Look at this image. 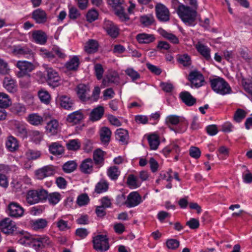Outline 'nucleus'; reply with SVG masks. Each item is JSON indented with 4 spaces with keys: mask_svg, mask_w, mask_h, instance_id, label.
Listing matches in <instances>:
<instances>
[{
    "mask_svg": "<svg viewBox=\"0 0 252 252\" xmlns=\"http://www.w3.org/2000/svg\"><path fill=\"white\" fill-rule=\"evenodd\" d=\"M212 89L217 93L224 95L230 93L231 89L227 82L221 78H217L211 80Z\"/></svg>",
    "mask_w": 252,
    "mask_h": 252,
    "instance_id": "1",
    "label": "nucleus"
},
{
    "mask_svg": "<svg viewBox=\"0 0 252 252\" xmlns=\"http://www.w3.org/2000/svg\"><path fill=\"white\" fill-rule=\"evenodd\" d=\"M177 13L185 23H188L189 25L193 24L197 14L195 10L192 9L189 6L185 5H182L180 7Z\"/></svg>",
    "mask_w": 252,
    "mask_h": 252,
    "instance_id": "2",
    "label": "nucleus"
},
{
    "mask_svg": "<svg viewBox=\"0 0 252 252\" xmlns=\"http://www.w3.org/2000/svg\"><path fill=\"white\" fill-rule=\"evenodd\" d=\"M93 247L98 252H103L109 249L108 239L106 235H98L93 238Z\"/></svg>",
    "mask_w": 252,
    "mask_h": 252,
    "instance_id": "3",
    "label": "nucleus"
},
{
    "mask_svg": "<svg viewBox=\"0 0 252 252\" xmlns=\"http://www.w3.org/2000/svg\"><path fill=\"white\" fill-rule=\"evenodd\" d=\"M181 121L180 117L171 115L166 117L165 123L171 130L175 131L176 133H181L184 132L186 128H182L180 127L182 126L180 123Z\"/></svg>",
    "mask_w": 252,
    "mask_h": 252,
    "instance_id": "4",
    "label": "nucleus"
},
{
    "mask_svg": "<svg viewBox=\"0 0 252 252\" xmlns=\"http://www.w3.org/2000/svg\"><path fill=\"white\" fill-rule=\"evenodd\" d=\"M12 53L18 57L31 58L33 56L32 50L27 45L19 44L14 45L12 49Z\"/></svg>",
    "mask_w": 252,
    "mask_h": 252,
    "instance_id": "5",
    "label": "nucleus"
},
{
    "mask_svg": "<svg viewBox=\"0 0 252 252\" xmlns=\"http://www.w3.org/2000/svg\"><path fill=\"white\" fill-rule=\"evenodd\" d=\"M16 66L19 69L16 73V75L19 78L27 75L34 69L33 64L27 61H18Z\"/></svg>",
    "mask_w": 252,
    "mask_h": 252,
    "instance_id": "6",
    "label": "nucleus"
},
{
    "mask_svg": "<svg viewBox=\"0 0 252 252\" xmlns=\"http://www.w3.org/2000/svg\"><path fill=\"white\" fill-rule=\"evenodd\" d=\"M17 229L15 222L9 218H5L0 221V230L6 234H12Z\"/></svg>",
    "mask_w": 252,
    "mask_h": 252,
    "instance_id": "7",
    "label": "nucleus"
},
{
    "mask_svg": "<svg viewBox=\"0 0 252 252\" xmlns=\"http://www.w3.org/2000/svg\"><path fill=\"white\" fill-rule=\"evenodd\" d=\"M24 213V208L17 202H11L7 206V213L12 218H20L23 216Z\"/></svg>",
    "mask_w": 252,
    "mask_h": 252,
    "instance_id": "8",
    "label": "nucleus"
},
{
    "mask_svg": "<svg viewBox=\"0 0 252 252\" xmlns=\"http://www.w3.org/2000/svg\"><path fill=\"white\" fill-rule=\"evenodd\" d=\"M157 18L161 22H166L170 19V12L168 9L163 4L158 3L155 6Z\"/></svg>",
    "mask_w": 252,
    "mask_h": 252,
    "instance_id": "9",
    "label": "nucleus"
},
{
    "mask_svg": "<svg viewBox=\"0 0 252 252\" xmlns=\"http://www.w3.org/2000/svg\"><path fill=\"white\" fill-rule=\"evenodd\" d=\"M47 72V81L48 84L53 87L58 86L60 81V77L58 73L53 68L46 67Z\"/></svg>",
    "mask_w": 252,
    "mask_h": 252,
    "instance_id": "10",
    "label": "nucleus"
},
{
    "mask_svg": "<svg viewBox=\"0 0 252 252\" xmlns=\"http://www.w3.org/2000/svg\"><path fill=\"white\" fill-rule=\"evenodd\" d=\"M50 243V241L48 237L46 236H37L32 239L31 245L32 247L36 251H39Z\"/></svg>",
    "mask_w": 252,
    "mask_h": 252,
    "instance_id": "11",
    "label": "nucleus"
},
{
    "mask_svg": "<svg viewBox=\"0 0 252 252\" xmlns=\"http://www.w3.org/2000/svg\"><path fill=\"white\" fill-rule=\"evenodd\" d=\"M142 202V199L139 194L136 191H133L127 195L124 204L128 208H132L138 205Z\"/></svg>",
    "mask_w": 252,
    "mask_h": 252,
    "instance_id": "12",
    "label": "nucleus"
},
{
    "mask_svg": "<svg viewBox=\"0 0 252 252\" xmlns=\"http://www.w3.org/2000/svg\"><path fill=\"white\" fill-rule=\"evenodd\" d=\"M56 103L60 106L68 110L73 109L74 101L69 96L66 95H59L56 99Z\"/></svg>",
    "mask_w": 252,
    "mask_h": 252,
    "instance_id": "13",
    "label": "nucleus"
},
{
    "mask_svg": "<svg viewBox=\"0 0 252 252\" xmlns=\"http://www.w3.org/2000/svg\"><path fill=\"white\" fill-rule=\"evenodd\" d=\"M189 80L191 82V87L199 88L202 86L204 79L203 75L198 71H192L189 75Z\"/></svg>",
    "mask_w": 252,
    "mask_h": 252,
    "instance_id": "14",
    "label": "nucleus"
},
{
    "mask_svg": "<svg viewBox=\"0 0 252 252\" xmlns=\"http://www.w3.org/2000/svg\"><path fill=\"white\" fill-rule=\"evenodd\" d=\"M77 94L79 99L83 102L90 99V88L84 84H79L77 86Z\"/></svg>",
    "mask_w": 252,
    "mask_h": 252,
    "instance_id": "15",
    "label": "nucleus"
},
{
    "mask_svg": "<svg viewBox=\"0 0 252 252\" xmlns=\"http://www.w3.org/2000/svg\"><path fill=\"white\" fill-rule=\"evenodd\" d=\"M32 41L35 43L44 45L47 42L48 37L44 32L41 30H36L32 32Z\"/></svg>",
    "mask_w": 252,
    "mask_h": 252,
    "instance_id": "16",
    "label": "nucleus"
},
{
    "mask_svg": "<svg viewBox=\"0 0 252 252\" xmlns=\"http://www.w3.org/2000/svg\"><path fill=\"white\" fill-rule=\"evenodd\" d=\"M104 29L107 33L112 37L116 38L119 33V29L117 25L110 21H105L104 24Z\"/></svg>",
    "mask_w": 252,
    "mask_h": 252,
    "instance_id": "17",
    "label": "nucleus"
},
{
    "mask_svg": "<svg viewBox=\"0 0 252 252\" xmlns=\"http://www.w3.org/2000/svg\"><path fill=\"white\" fill-rule=\"evenodd\" d=\"M55 173L52 166H45L36 171L35 175L37 179L42 180L44 178L53 175Z\"/></svg>",
    "mask_w": 252,
    "mask_h": 252,
    "instance_id": "18",
    "label": "nucleus"
},
{
    "mask_svg": "<svg viewBox=\"0 0 252 252\" xmlns=\"http://www.w3.org/2000/svg\"><path fill=\"white\" fill-rule=\"evenodd\" d=\"M84 119V114L81 110L74 111L67 115L66 121L68 123L72 125L80 123Z\"/></svg>",
    "mask_w": 252,
    "mask_h": 252,
    "instance_id": "19",
    "label": "nucleus"
},
{
    "mask_svg": "<svg viewBox=\"0 0 252 252\" xmlns=\"http://www.w3.org/2000/svg\"><path fill=\"white\" fill-rule=\"evenodd\" d=\"M32 18L37 23L44 24L47 21V15L44 10L38 8L33 11Z\"/></svg>",
    "mask_w": 252,
    "mask_h": 252,
    "instance_id": "20",
    "label": "nucleus"
},
{
    "mask_svg": "<svg viewBox=\"0 0 252 252\" xmlns=\"http://www.w3.org/2000/svg\"><path fill=\"white\" fill-rule=\"evenodd\" d=\"M136 39L140 44H150L155 41L156 37L152 34L141 33L136 36Z\"/></svg>",
    "mask_w": 252,
    "mask_h": 252,
    "instance_id": "21",
    "label": "nucleus"
},
{
    "mask_svg": "<svg viewBox=\"0 0 252 252\" xmlns=\"http://www.w3.org/2000/svg\"><path fill=\"white\" fill-rule=\"evenodd\" d=\"M179 96L182 101L188 106H192L196 103V99L187 91L181 92Z\"/></svg>",
    "mask_w": 252,
    "mask_h": 252,
    "instance_id": "22",
    "label": "nucleus"
},
{
    "mask_svg": "<svg viewBox=\"0 0 252 252\" xmlns=\"http://www.w3.org/2000/svg\"><path fill=\"white\" fill-rule=\"evenodd\" d=\"M93 161L91 158L85 159L80 165L81 171L85 174L91 173L93 171Z\"/></svg>",
    "mask_w": 252,
    "mask_h": 252,
    "instance_id": "23",
    "label": "nucleus"
},
{
    "mask_svg": "<svg viewBox=\"0 0 252 252\" xmlns=\"http://www.w3.org/2000/svg\"><path fill=\"white\" fill-rule=\"evenodd\" d=\"M195 48L200 55H201L207 61H210L211 60V50L208 47L198 42L196 44Z\"/></svg>",
    "mask_w": 252,
    "mask_h": 252,
    "instance_id": "24",
    "label": "nucleus"
},
{
    "mask_svg": "<svg viewBox=\"0 0 252 252\" xmlns=\"http://www.w3.org/2000/svg\"><path fill=\"white\" fill-rule=\"evenodd\" d=\"M106 153L100 149L94 151L93 153V159L96 165L102 166L104 164V156Z\"/></svg>",
    "mask_w": 252,
    "mask_h": 252,
    "instance_id": "25",
    "label": "nucleus"
},
{
    "mask_svg": "<svg viewBox=\"0 0 252 252\" xmlns=\"http://www.w3.org/2000/svg\"><path fill=\"white\" fill-rule=\"evenodd\" d=\"M98 42L94 39H89L84 46V50L88 54H93L96 52L98 49Z\"/></svg>",
    "mask_w": 252,
    "mask_h": 252,
    "instance_id": "26",
    "label": "nucleus"
},
{
    "mask_svg": "<svg viewBox=\"0 0 252 252\" xmlns=\"http://www.w3.org/2000/svg\"><path fill=\"white\" fill-rule=\"evenodd\" d=\"M47 220L44 219H38L31 221L32 228L36 231L41 230L45 228L47 226Z\"/></svg>",
    "mask_w": 252,
    "mask_h": 252,
    "instance_id": "27",
    "label": "nucleus"
},
{
    "mask_svg": "<svg viewBox=\"0 0 252 252\" xmlns=\"http://www.w3.org/2000/svg\"><path fill=\"white\" fill-rule=\"evenodd\" d=\"M104 112L103 107L98 106L93 109L90 115V119L92 121H96L100 119Z\"/></svg>",
    "mask_w": 252,
    "mask_h": 252,
    "instance_id": "28",
    "label": "nucleus"
},
{
    "mask_svg": "<svg viewBox=\"0 0 252 252\" xmlns=\"http://www.w3.org/2000/svg\"><path fill=\"white\" fill-rule=\"evenodd\" d=\"M50 152L55 156H60L64 153V147L58 142L52 143L49 147Z\"/></svg>",
    "mask_w": 252,
    "mask_h": 252,
    "instance_id": "29",
    "label": "nucleus"
},
{
    "mask_svg": "<svg viewBox=\"0 0 252 252\" xmlns=\"http://www.w3.org/2000/svg\"><path fill=\"white\" fill-rule=\"evenodd\" d=\"M3 85L5 89L10 93H14L16 90V82L10 77L4 78Z\"/></svg>",
    "mask_w": 252,
    "mask_h": 252,
    "instance_id": "30",
    "label": "nucleus"
},
{
    "mask_svg": "<svg viewBox=\"0 0 252 252\" xmlns=\"http://www.w3.org/2000/svg\"><path fill=\"white\" fill-rule=\"evenodd\" d=\"M5 145L8 151L11 152H15L19 147L17 139L12 136H8L7 138Z\"/></svg>",
    "mask_w": 252,
    "mask_h": 252,
    "instance_id": "31",
    "label": "nucleus"
},
{
    "mask_svg": "<svg viewBox=\"0 0 252 252\" xmlns=\"http://www.w3.org/2000/svg\"><path fill=\"white\" fill-rule=\"evenodd\" d=\"M116 138L123 144H126L128 139V131L123 128L118 129L116 132Z\"/></svg>",
    "mask_w": 252,
    "mask_h": 252,
    "instance_id": "32",
    "label": "nucleus"
},
{
    "mask_svg": "<svg viewBox=\"0 0 252 252\" xmlns=\"http://www.w3.org/2000/svg\"><path fill=\"white\" fill-rule=\"evenodd\" d=\"M59 123L56 120H52L48 122L46 126V131L51 135L57 133L59 130Z\"/></svg>",
    "mask_w": 252,
    "mask_h": 252,
    "instance_id": "33",
    "label": "nucleus"
},
{
    "mask_svg": "<svg viewBox=\"0 0 252 252\" xmlns=\"http://www.w3.org/2000/svg\"><path fill=\"white\" fill-rule=\"evenodd\" d=\"M100 137L101 142L104 144H107L110 141L111 131L107 127H103L100 130Z\"/></svg>",
    "mask_w": 252,
    "mask_h": 252,
    "instance_id": "34",
    "label": "nucleus"
},
{
    "mask_svg": "<svg viewBox=\"0 0 252 252\" xmlns=\"http://www.w3.org/2000/svg\"><path fill=\"white\" fill-rule=\"evenodd\" d=\"M79 63L78 57L74 56L65 63V66L69 70H76Z\"/></svg>",
    "mask_w": 252,
    "mask_h": 252,
    "instance_id": "35",
    "label": "nucleus"
},
{
    "mask_svg": "<svg viewBox=\"0 0 252 252\" xmlns=\"http://www.w3.org/2000/svg\"><path fill=\"white\" fill-rule=\"evenodd\" d=\"M108 188V182L106 180L102 179L96 184L95 192L97 193H101L107 191Z\"/></svg>",
    "mask_w": 252,
    "mask_h": 252,
    "instance_id": "36",
    "label": "nucleus"
},
{
    "mask_svg": "<svg viewBox=\"0 0 252 252\" xmlns=\"http://www.w3.org/2000/svg\"><path fill=\"white\" fill-rule=\"evenodd\" d=\"M28 121L32 125L38 126L42 125L43 118L37 113H32L28 116Z\"/></svg>",
    "mask_w": 252,
    "mask_h": 252,
    "instance_id": "37",
    "label": "nucleus"
},
{
    "mask_svg": "<svg viewBox=\"0 0 252 252\" xmlns=\"http://www.w3.org/2000/svg\"><path fill=\"white\" fill-rule=\"evenodd\" d=\"M148 141L152 150H157L159 145V140L158 136L153 134L149 135L148 137Z\"/></svg>",
    "mask_w": 252,
    "mask_h": 252,
    "instance_id": "38",
    "label": "nucleus"
},
{
    "mask_svg": "<svg viewBox=\"0 0 252 252\" xmlns=\"http://www.w3.org/2000/svg\"><path fill=\"white\" fill-rule=\"evenodd\" d=\"M160 34L165 38L169 40L173 44H178L179 40L178 38L172 33H169L164 30L159 31Z\"/></svg>",
    "mask_w": 252,
    "mask_h": 252,
    "instance_id": "39",
    "label": "nucleus"
},
{
    "mask_svg": "<svg viewBox=\"0 0 252 252\" xmlns=\"http://www.w3.org/2000/svg\"><path fill=\"white\" fill-rule=\"evenodd\" d=\"M36 193L34 189H31L27 192L26 200L28 204L32 205L38 203Z\"/></svg>",
    "mask_w": 252,
    "mask_h": 252,
    "instance_id": "40",
    "label": "nucleus"
},
{
    "mask_svg": "<svg viewBox=\"0 0 252 252\" xmlns=\"http://www.w3.org/2000/svg\"><path fill=\"white\" fill-rule=\"evenodd\" d=\"M80 146L81 143L77 139L69 140L66 143V148L69 151H77L80 148Z\"/></svg>",
    "mask_w": 252,
    "mask_h": 252,
    "instance_id": "41",
    "label": "nucleus"
},
{
    "mask_svg": "<svg viewBox=\"0 0 252 252\" xmlns=\"http://www.w3.org/2000/svg\"><path fill=\"white\" fill-rule=\"evenodd\" d=\"M28 136L34 143H39L43 138V134L37 130H29Z\"/></svg>",
    "mask_w": 252,
    "mask_h": 252,
    "instance_id": "42",
    "label": "nucleus"
},
{
    "mask_svg": "<svg viewBox=\"0 0 252 252\" xmlns=\"http://www.w3.org/2000/svg\"><path fill=\"white\" fill-rule=\"evenodd\" d=\"M47 199H48L50 204L56 205L61 199V195L60 193L57 192H54L50 193H48Z\"/></svg>",
    "mask_w": 252,
    "mask_h": 252,
    "instance_id": "43",
    "label": "nucleus"
},
{
    "mask_svg": "<svg viewBox=\"0 0 252 252\" xmlns=\"http://www.w3.org/2000/svg\"><path fill=\"white\" fill-rule=\"evenodd\" d=\"M140 22L144 26H149L154 23L155 19L152 14H148L141 16Z\"/></svg>",
    "mask_w": 252,
    "mask_h": 252,
    "instance_id": "44",
    "label": "nucleus"
},
{
    "mask_svg": "<svg viewBox=\"0 0 252 252\" xmlns=\"http://www.w3.org/2000/svg\"><path fill=\"white\" fill-rule=\"evenodd\" d=\"M107 174L111 179L115 180L120 175V171L117 166H114L109 168Z\"/></svg>",
    "mask_w": 252,
    "mask_h": 252,
    "instance_id": "45",
    "label": "nucleus"
},
{
    "mask_svg": "<svg viewBox=\"0 0 252 252\" xmlns=\"http://www.w3.org/2000/svg\"><path fill=\"white\" fill-rule=\"evenodd\" d=\"M77 164L74 161H68L63 166V169L65 173H71L76 168Z\"/></svg>",
    "mask_w": 252,
    "mask_h": 252,
    "instance_id": "46",
    "label": "nucleus"
},
{
    "mask_svg": "<svg viewBox=\"0 0 252 252\" xmlns=\"http://www.w3.org/2000/svg\"><path fill=\"white\" fill-rule=\"evenodd\" d=\"M118 75L116 73L109 74L103 79L102 84L108 86L109 83H115L117 81Z\"/></svg>",
    "mask_w": 252,
    "mask_h": 252,
    "instance_id": "47",
    "label": "nucleus"
},
{
    "mask_svg": "<svg viewBox=\"0 0 252 252\" xmlns=\"http://www.w3.org/2000/svg\"><path fill=\"white\" fill-rule=\"evenodd\" d=\"M16 132L17 135L23 139L26 138L28 136L29 131L26 127L23 125H19L16 126Z\"/></svg>",
    "mask_w": 252,
    "mask_h": 252,
    "instance_id": "48",
    "label": "nucleus"
},
{
    "mask_svg": "<svg viewBox=\"0 0 252 252\" xmlns=\"http://www.w3.org/2000/svg\"><path fill=\"white\" fill-rule=\"evenodd\" d=\"M116 14L119 17L120 19L123 22L127 21L129 18L125 12V6L120 7L115 10Z\"/></svg>",
    "mask_w": 252,
    "mask_h": 252,
    "instance_id": "49",
    "label": "nucleus"
},
{
    "mask_svg": "<svg viewBox=\"0 0 252 252\" xmlns=\"http://www.w3.org/2000/svg\"><path fill=\"white\" fill-rule=\"evenodd\" d=\"M126 74L131 79L132 81H134L140 78V75L137 71L133 68L129 67L125 70Z\"/></svg>",
    "mask_w": 252,
    "mask_h": 252,
    "instance_id": "50",
    "label": "nucleus"
},
{
    "mask_svg": "<svg viewBox=\"0 0 252 252\" xmlns=\"http://www.w3.org/2000/svg\"><path fill=\"white\" fill-rule=\"evenodd\" d=\"M10 103L8 95L3 93H0V107L6 108L9 105Z\"/></svg>",
    "mask_w": 252,
    "mask_h": 252,
    "instance_id": "51",
    "label": "nucleus"
},
{
    "mask_svg": "<svg viewBox=\"0 0 252 252\" xmlns=\"http://www.w3.org/2000/svg\"><path fill=\"white\" fill-rule=\"evenodd\" d=\"M247 112L242 109H238L234 116V120L238 123L242 121L246 116Z\"/></svg>",
    "mask_w": 252,
    "mask_h": 252,
    "instance_id": "52",
    "label": "nucleus"
},
{
    "mask_svg": "<svg viewBox=\"0 0 252 252\" xmlns=\"http://www.w3.org/2000/svg\"><path fill=\"white\" fill-rule=\"evenodd\" d=\"M34 191L37 193L36 196H37V197H38L37 200L38 202L47 199L48 192L46 190L43 189H34Z\"/></svg>",
    "mask_w": 252,
    "mask_h": 252,
    "instance_id": "53",
    "label": "nucleus"
},
{
    "mask_svg": "<svg viewBox=\"0 0 252 252\" xmlns=\"http://www.w3.org/2000/svg\"><path fill=\"white\" fill-rule=\"evenodd\" d=\"M38 96L41 102L48 104L50 100V95L47 91H40L38 92Z\"/></svg>",
    "mask_w": 252,
    "mask_h": 252,
    "instance_id": "54",
    "label": "nucleus"
},
{
    "mask_svg": "<svg viewBox=\"0 0 252 252\" xmlns=\"http://www.w3.org/2000/svg\"><path fill=\"white\" fill-rule=\"evenodd\" d=\"M26 156L29 159H36L41 156V153L39 151L29 149L26 152Z\"/></svg>",
    "mask_w": 252,
    "mask_h": 252,
    "instance_id": "55",
    "label": "nucleus"
},
{
    "mask_svg": "<svg viewBox=\"0 0 252 252\" xmlns=\"http://www.w3.org/2000/svg\"><path fill=\"white\" fill-rule=\"evenodd\" d=\"M98 14L96 10L92 9L90 10L86 15L87 20L90 23L93 22L98 18Z\"/></svg>",
    "mask_w": 252,
    "mask_h": 252,
    "instance_id": "56",
    "label": "nucleus"
},
{
    "mask_svg": "<svg viewBox=\"0 0 252 252\" xmlns=\"http://www.w3.org/2000/svg\"><path fill=\"white\" fill-rule=\"evenodd\" d=\"M56 225L59 229L61 231H66L70 228L68 221L62 219L59 220L56 222Z\"/></svg>",
    "mask_w": 252,
    "mask_h": 252,
    "instance_id": "57",
    "label": "nucleus"
},
{
    "mask_svg": "<svg viewBox=\"0 0 252 252\" xmlns=\"http://www.w3.org/2000/svg\"><path fill=\"white\" fill-rule=\"evenodd\" d=\"M127 184L129 187L132 188H136L139 186L136 177L133 175L128 176L127 179Z\"/></svg>",
    "mask_w": 252,
    "mask_h": 252,
    "instance_id": "58",
    "label": "nucleus"
},
{
    "mask_svg": "<svg viewBox=\"0 0 252 252\" xmlns=\"http://www.w3.org/2000/svg\"><path fill=\"white\" fill-rule=\"evenodd\" d=\"M107 1L115 10L124 6V0H107Z\"/></svg>",
    "mask_w": 252,
    "mask_h": 252,
    "instance_id": "59",
    "label": "nucleus"
},
{
    "mask_svg": "<svg viewBox=\"0 0 252 252\" xmlns=\"http://www.w3.org/2000/svg\"><path fill=\"white\" fill-rule=\"evenodd\" d=\"M178 61L184 66H189L191 63L190 58L187 54L180 56L178 58Z\"/></svg>",
    "mask_w": 252,
    "mask_h": 252,
    "instance_id": "60",
    "label": "nucleus"
},
{
    "mask_svg": "<svg viewBox=\"0 0 252 252\" xmlns=\"http://www.w3.org/2000/svg\"><path fill=\"white\" fill-rule=\"evenodd\" d=\"M94 70L97 79L98 80L101 79L104 72L102 65L100 63L96 64L94 65Z\"/></svg>",
    "mask_w": 252,
    "mask_h": 252,
    "instance_id": "61",
    "label": "nucleus"
},
{
    "mask_svg": "<svg viewBox=\"0 0 252 252\" xmlns=\"http://www.w3.org/2000/svg\"><path fill=\"white\" fill-rule=\"evenodd\" d=\"M180 242L176 239H169L166 242V245L168 249L175 250L179 246Z\"/></svg>",
    "mask_w": 252,
    "mask_h": 252,
    "instance_id": "62",
    "label": "nucleus"
},
{
    "mask_svg": "<svg viewBox=\"0 0 252 252\" xmlns=\"http://www.w3.org/2000/svg\"><path fill=\"white\" fill-rule=\"evenodd\" d=\"M146 66L151 72L156 75H159L162 72L161 69L159 67L150 63H147Z\"/></svg>",
    "mask_w": 252,
    "mask_h": 252,
    "instance_id": "63",
    "label": "nucleus"
},
{
    "mask_svg": "<svg viewBox=\"0 0 252 252\" xmlns=\"http://www.w3.org/2000/svg\"><path fill=\"white\" fill-rule=\"evenodd\" d=\"M89 234V231L86 228H80L76 230L75 234L81 239H84Z\"/></svg>",
    "mask_w": 252,
    "mask_h": 252,
    "instance_id": "64",
    "label": "nucleus"
}]
</instances>
